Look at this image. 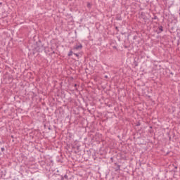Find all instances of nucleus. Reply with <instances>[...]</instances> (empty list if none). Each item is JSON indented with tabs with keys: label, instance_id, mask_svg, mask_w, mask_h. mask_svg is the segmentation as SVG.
Wrapping results in <instances>:
<instances>
[{
	"label": "nucleus",
	"instance_id": "f257e3e1",
	"mask_svg": "<svg viewBox=\"0 0 180 180\" xmlns=\"http://www.w3.org/2000/svg\"><path fill=\"white\" fill-rule=\"evenodd\" d=\"M36 50L37 51H38L39 53H41V51H43V50H44V46L43 44H41L39 46H37L36 47Z\"/></svg>",
	"mask_w": 180,
	"mask_h": 180
},
{
	"label": "nucleus",
	"instance_id": "f03ea898",
	"mask_svg": "<svg viewBox=\"0 0 180 180\" xmlns=\"http://www.w3.org/2000/svg\"><path fill=\"white\" fill-rule=\"evenodd\" d=\"M82 49V44H79L73 47L74 51H78V50H81Z\"/></svg>",
	"mask_w": 180,
	"mask_h": 180
},
{
	"label": "nucleus",
	"instance_id": "7ed1b4c3",
	"mask_svg": "<svg viewBox=\"0 0 180 180\" xmlns=\"http://www.w3.org/2000/svg\"><path fill=\"white\" fill-rule=\"evenodd\" d=\"M158 33H162V32H164V28L162 27V25H160L158 27Z\"/></svg>",
	"mask_w": 180,
	"mask_h": 180
},
{
	"label": "nucleus",
	"instance_id": "20e7f679",
	"mask_svg": "<svg viewBox=\"0 0 180 180\" xmlns=\"http://www.w3.org/2000/svg\"><path fill=\"white\" fill-rule=\"evenodd\" d=\"M115 165H117L115 168V172H117V171H120V165H118L117 163H115Z\"/></svg>",
	"mask_w": 180,
	"mask_h": 180
},
{
	"label": "nucleus",
	"instance_id": "39448f33",
	"mask_svg": "<svg viewBox=\"0 0 180 180\" xmlns=\"http://www.w3.org/2000/svg\"><path fill=\"white\" fill-rule=\"evenodd\" d=\"M0 176L2 178L3 176H5V172L0 169Z\"/></svg>",
	"mask_w": 180,
	"mask_h": 180
},
{
	"label": "nucleus",
	"instance_id": "423d86ee",
	"mask_svg": "<svg viewBox=\"0 0 180 180\" xmlns=\"http://www.w3.org/2000/svg\"><path fill=\"white\" fill-rule=\"evenodd\" d=\"M116 20H122V16L120 15H117Z\"/></svg>",
	"mask_w": 180,
	"mask_h": 180
},
{
	"label": "nucleus",
	"instance_id": "0eeeda50",
	"mask_svg": "<svg viewBox=\"0 0 180 180\" xmlns=\"http://www.w3.org/2000/svg\"><path fill=\"white\" fill-rule=\"evenodd\" d=\"M73 54V52H72V50H70L68 54V57H71V56H72Z\"/></svg>",
	"mask_w": 180,
	"mask_h": 180
},
{
	"label": "nucleus",
	"instance_id": "6e6552de",
	"mask_svg": "<svg viewBox=\"0 0 180 180\" xmlns=\"http://www.w3.org/2000/svg\"><path fill=\"white\" fill-rule=\"evenodd\" d=\"M153 20H158V17L157 15H154L153 18H152Z\"/></svg>",
	"mask_w": 180,
	"mask_h": 180
},
{
	"label": "nucleus",
	"instance_id": "1a4fd4ad",
	"mask_svg": "<svg viewBox=\"0 0 180 180\" xmlns=\"http://www.w3.org/2000/svg\"><path fill=\"white\" fill-rule=\"evenodd\" d=\"M63 178H64V179L68 180V175L65 174V175L63 176Z\"/></svg>",
	"mask_w": 180,
	"mask_h": 180
},
{
	"label": "nucleus",
	"instance_id": "9d476101",
	"mask_svg": "<svg viewBox=\"0 0 180 180\" xmlns=\"http://www.w3.org/2000/svg\"><path fill=\"white\" fill-rule=\"evenodd\" d=\"M134 63L135 64V67H138L139 66V63L136 61H134Z\"/></svg>",
	"mask_w": 180,
	"mask_h": 180
},
{
	"label": "nucleus",
	"instance_id": "9b49d317",
	"mask_svg": "<svg viewBox=\"0 0 180 180\" xmlns=\"http://www.w3.org/2000/svg\"><path fill=\"white\" fill-rule=\"evenodd\" d=\"M178 169V167L175 166L174 169V172H176V169Z\"/></svg>",
	"mask_w": 180,
	"mask_h": 180
},
{
	"label": "nucleus",
	"instance_id": "f8f14e48",
	"mask_svg": "<svg viewBox=\"0 0 180 180\" xmlns=\"http://www.w3.org/2000/svg\"><path fill=\"white\" fill-rule=\"evenodd\" d=\"M141 123H140V122H138L137 123H136V126H137V127H139V126H141Z\"/></svg>",
	"mask_w": 180,
	"mask_h": 180
},
{
	"label": "nucleus",
	"instance_id": "ddd939ff",
	"mask_svg": "<svg viewBox=\"0 0 180 180\" xmlns=\"http://www.w3.org/2000/svg\"><path fill=\"white\" fill-rule=\"evenodd\" d=\"M87 8H91V4L90 3L87 4Z\"/></svg>",
	"mask_w": 180,
	"mask_h": 180
},
{
	"label": "nucleus",
	"instance_id": "4468645a",
	"mask_svg": "<svg viewBox=\"0 0 180 180\" xmlns=\"http://www.w3.org/2000/svg\"><path fill=\"white\" fill-rule=\"evenodd\" d=\"M179 44H180V38H179V39H178V41H177V45L179 46Z\"/></svg>",
	"mask_w": 180,
	"mask_h": 180
},
{
	"label": "nucleus",
	"instance_id": "2eb2a0df",
	"mask_svg": "<svg viewBox=\"0 0 180 180\" xmlns=\"http://www.w3.org/2000/svg\"><path fill=\"white\" fill-rule=\"evenodd\" d=\"M60 180H64V176L63 175L60 176Z\"/></svg>",
	"mask_w": 180,
	"mask_h": 180
},
{
	"label": "nucleus",
	"instance_id": "dca6fc26",
	"mask_svg": "<svg viewBox=\"0 0 180 180\" xmlns=\"http://www.w3.org/2000/svg\"><path fill=\"white\" fill-rule=\"evenodd\" d=\"M1 150L2 152H4V151H5V148L2 147V148H1Z\"/></svg>",
	"mask_w": 180,
	"mask_h": 180
},
{
	"label": "nucleus",
	"instance_id": "f3484780",
	"mask_svg": "<svg viewBox=\"0 0 180 180\" xmlns=\"http://www.w3.org/2000/svg\"><path fill=\"white\" fill-rule=\"evenodd\" d=\"M75 54V56H76V57H79V54H78V53H74Z\"/></svg>",
	"mask_w": 180,
	"mask_h": 180
},
{
	"label": "nucleus",
	"instance_id": "a211bd4d",
	"mask_svg": "<svg viewBox=\"0 0 180 180\" xmlns=\"http://www.w3.org/2000/svg\"><path fill=\"white\" fill-rule=\"evenodd\" d=\"M105 78H108V75H105Z\"/></svg>",
	"mask_w": 180,
	"mask_h": 180
},
{
	"label": "nucleus",
	"instance_id": "6ab92c4d",
	"mask_svg": "<svg viewBox=\"0 0 180 180\" xmlns=\"http://www.w3.org/2000/svg\"><path fill=\"white\" fill-rule=\"evenodd\" d=\"M116 30H117V27H115Z\"/></svg>",
	"mask_w": 180,
	"mask_h": 180
},
{
	"label": "nucleus",
	"instance_id": "aec40b11",
	"mask_svg": "<svg viewBox=\"0 0 180 180\" xmlns=\"http://www.w3.org/2000/svg\"><path fill=\"white\" fill-rule=\"evenodd\" d=\"M75 86H77V84H75Z\"/></svg>",
	"mask_w": 180,
	"mask_h": 180
},
{
	"label": "nucleus",
	"instance_id": "412c9836",
	"mask_svg": "<svg viewBox=\"0 0 180 180\" xmlns=\"http://www.w3.org/2000/svg\"><path fill=\"white\" fill-rule=\"evenodd\" d=\"M111 160H113V158H111Z\"/></svg>",
	"mask_w": 180,
	"mask_h": 180
},
{
	"label": "nucleus",
	"instance_id": "4be33fe9",
	"mask_svg": "<svg viewBox=\"0 0 180 180\" xmlns=\"http://www.w3.org/2000/svg\"><path fill=\"white\" fill-rule=\"evenodd\" d=\"M56 176H58V175H60V174H56Z\"/></svg>",
	"mask_w": 180,
	"mask_h": 180
},
{
	"label": "nucleus",
	"instance_id": "5701e85b",
	"mask_svg": "<svg viewBox=\"0 0 180 180\" xmlns=\"http://www.w3.org/2000/svg\"><path fill=\"white\" fill-rule=\"evenodd\" d=\"M1 153H0V155H1Z\"/></svg>",
	"mask_w": 180,
	"mask_h": 180
}]
</instances>
